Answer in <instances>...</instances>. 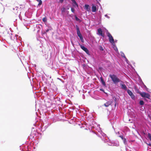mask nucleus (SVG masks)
<instances>
[{
  "instance_id": "f257e3e1",
  "label": "nucleus",
  "mask_w": 151,
  "mask_h": 151,
  "mask_svg": "<svg viewBox=\"0 0 151 151\" xmlns=\"http://www.w3.org/2000/svg\"><path fill=\"white\" fill-rule=\"evenodd\" d=\"M99 127V129L98 130V132H95L93 130H92V129L94 128V125H91V128L92 132L96 134L98 136L100 137L101 140L104 141V142L106 143L107 142H108L109 143L108 145L109 146H118L119 145L118 143H116L115 144L113 142H111L108 138H107V139H106V138L107 137L106 135L102 132Z\"/></svg>"
},
{
  "instance_id": "f03ea898",
  "label": "nucleus",
  "mask_w": 151,
  "mask_h": 151,
  "mask_svg": "<svg viewBox=\"0 0 151 151\" xmlns=\"http://www.w3.org/2000/svg\"><path fill=\"white\" fill-rule=\"evenodd\" d=\"M109 76L111 79L114 83L116 85L119 82H123V81L119 78L116 75L114 74L112 75L110 74Z\"/></svg>"
},
{
  "instance_id": "7ed1b4c3",
  "label": "nucleus",
  "mask_w": 151,
  "mask_h": 151,
  "mask_svg": "<svg viewBox=\"0 0 151 151\" xmlns=\"http://www.w3.org/2000/svg\"><path fill=\"white\" fill-rule=\"evenodd\" d=\"M76 30L77 34L78 36L79 37L81 42L82 43L84 42V40L83 36L81 33L80 28L77 25H76Z\"/></svg>"
},
{
  "instance_id": "20e7f679",
  "label": "nucleus",
  "mask_w": 151,
  "mask_h": 151,
  "mask_svg": "<svg viewBox=\"0 0 151 151\" xmlns=\"http://www.w3.org/2000/svg\"><path fill=\"white\" fill-rule=\"evenodd\" d=\"M55 64V63L54 62L53 59L50 58L47 61V65L48 66L53 69L54 68V65Z\"/></svg>"
},
{
  "instance_id": "39448f33",
  "label": "nucleus",
  "mask_w": 151,
  "mask_h": 151,
  "mask_svg": "<svg viewBox=\"0 0 151 151\" xmlns=\"http://www.w3.org/2000/svg\"><path fill=\"white\" fill-rule=\"evenodd\" d=\"M107 36L109 37V42L113 45H115L114 40L113 37L109 32H108L107 33Z\"/></svg>"
},
{
  "instance_id": "423d86ee",
  "label": "nucleus",
  "mask_w": 151,
  "mask_h": 151,
  "mask_svg": "<svg viewBox=\"0 0 151 151\" xmlns=\"http://www.w3.org/2000/svg\"><path fill=\"white\" fill-rule=\"evenodd\" d=\"M141 96L144 98H146L148 99H150V94L147 93L142 92L141 93L140 95Z\"/></svg>"
},
{
  "instance_id": "0eeeda50",
  "label": "nucleus",
  "mask_w": 151,
  "mask_h": 151,
  "mask_svg": "<svg viewBox=\"0 0 151 151\" xmlns=\"http://www.w3.org/2000/svg\"><path fill=\"white\" fill-rule=\"evenodd\" d=\"M79 45L81 48L84 51L87 55H90L89 51L86 47H85L84 45H80V44H79Z\"/></svg>"
},
{
  "instance_id": "6e6552de",
  "label": "nucleus",
  "mask_w": 151,
  "mask_h": 151,
  "mask_svg": "<svg viewBox=\"0 0 151 151\" xmlns=\"http://www.w3.org/2000/svg\"><path fill=\"white\" fill-rule=\"evenodd\" d=\"M127 92L132 100H134L135 99V95L130 90L128 89V90H127Z\"/></svg>"
},
{
  "instance_id": "1a4fd4ad",
  "label": "nucleus",
  "mask_w": 151,
  "mask_h": 151,
  "mask_svg": "<svg viewBox=\"0 0 151 151\" xmlns=\"http://www.w3.org/2000/svg\"><path fill=\"white\" fill-rule=\"evenodd\" d=\"M50 124L49 123H43V125H42L41 126V127H42V129H43V131L45 130V129L49 126Z\"/></svg>"
},
{
  "instance_id": "9d476101",
  "label": "nucleus",
  "mask_w": 151,
  "mask_h": 151,
  "mask_svg": "<svg viewBox=\"0 0 151 151\" xmlns=\"http://www.w3.org/2000/svg\"><path fill=\"white\" fill-rule=\"evenodd\" d=\"M97 34L99 35H101L104 37V35L103 33V31L102 29L99 28L98 29Z\"/></svg>"
},
{
  "instance_id": "9b49d317",
  "label": "nucleus",
  "mask_w": 151,
  "mask_h": 151,
  "mask_svg": "<svg viewBox=\"0 0 151 151\" xmlns=\"http://www.w3.org/2000/svg\"><path fill=\"white\" fill-rule=\"evenodd\" d=\"M120 85L121 86V88L122 89H124L125 91H127V90H128V89L127 87L125 84L120 83Z\"/></svg>"
},
{
  "instance_id": "f8f14e48",
  "label": "nucleus",
  "mask_w": 151,
  "mask_h": 151,
  "mask_svg": "<svg viewBox=\"0 0 151 151\" xmlns=\"http://www.w3.org/2000/svg\"><path fill=\"white\" fill-rule=\"evenodd\" d=\"M84 8L87 11H90L91 7L88 4H85L84 6Z\"/></svg>"
},
{
  "instance_id": "ddd939ff",
  "label": "nucleus",
  "mask_w": 151,
  "mask_h": 151,
  "mask_svg": "<svg viewBox=\"0 0 151 151\" xmlns=\"http://www.w3.org/2000/svg\"><path fill=\"white\" fill-rule=\"evenodd\" d=\"M73 3V6L74 7H76V6L78 7V4L77 3L75 0H70Z\"/></svg>"
},
{
  "instance_id": "4468645a",
  "label": "nucleus",
  "mask_w": 151,
  "mask_h": 151,
  "mask_svg": "<svg viewBox=\"0 0 151 151\" xmlns=\"http://www.w3.org/2000/svg\"><path fill=\"white\" fill-rule=\"evenodd\" d=\"M91 9V11L93 12H95L97 11L96 6L93 4H92Z\"/></svg>"
},
{
  "instance_id": "2eb2a0df",
  "label": "nucleus",
  "mask_w": 151,
  "mask_h": 151,
  "mask_svg": "<svg viewBox=\"0 0 151 151\" xmlns=\"http://www.w3.org/2000/svg\"><path fill=\"white\" fill-rule=\"evenodd\" d=\"M101 82L102 84L104 86H106V84L105 82L104 81L103 79V78L102 77H101L100 78Z\"/></svg>"
},
{
  "instance_id": "dca6fc26",
  "label": "nucleus",
  "mask_w": 151,
  "mask_h": 151,
  "mask_svg": "<svg viewBox=\"0 0 151 151\" xmlns=\"http://www.w3.org/2000/svg\"><path fill=\"white\" fill-rule=\"evenodd\" d=\"M111 104V102L110 101H108L106 103H105L104 105L106 107H108Z\"/></svg>"
},
{
  "instance_id": "f3484780",
  "label": "nucleus",
  "mask_w": 151,
  "mask_h": 151,
  "mask_svg": "<svg viewBox=\"0 0 151 151\" xmlns=\"http://www.w3.org/2000/svg\"><path fill=\"white\" fill-rule=\"evenodd\" d=\"M139 83L141 85H142L144 86V87L145 88H147V87L144 84L142 81V79H141L140 77L139 76Z\"/></svg>"
},
{
  "instance_id": "a211bd4d",
  "label": "nucleus",
  "mask_w": 151,
  "mask_h": 151,
  "mask_svg": "<svg viewBox=\"0 0 151 151\" xmlns=\"http://www.w3.org/2000/svg\"><path fill=\"white\" fill-rule=\"evenodd\" d=\"M19 9V7L17 6H16L15 8H14L13 9V10H14V12L16 14L17 13L18 11L17 10Z\"/></svg>"
},
{
  "instance_id": "6ab92c4d",
  "label": "nucleus",
  "mask_w": 151,
  "mask_h": 151,
  "mask_svg": "<svg viewBox=\"0 0 151 151\" xmlns=\"http://www.w3.org/2000/svg\"><path fill=\"white\" fill-rule=\"evenodd\" d=\"M75 20L76 21L78 22H81V19L78 18L76 15L75 16Z\"/></svg>"
},
{
  "instance_id": "aec40b11",
  "label": "nucleus",
  "mask_w": 151,
  "mask_h": 151,
  "mask_svg": "<svg viewBox=\"0 0 151 151\" xmlns=\"http://www.w3.org/2000/svg\"><path fill=\"white\" fill-rule=\"evenodd\" d=\"M99 50L101 51H103L104 52H105V51L104 50L103 47L101 45H100L99 46Z\"/></svg>"
},
{
  "instance_id": "412c9836",
  "label": "nucleus",
  "mask_w": 151,
  "mask_h": 151,
  "mask_svg": "<svg viewBox=\"0 0 151 151\" xmlns=\"http://www.w3.org/2000/svg\"><path fill=\"white\" fill-rule=\"evenodd\" d=\"M113 46H114L113 48L114 49V50L117 52H118L119 53V52H118V49H117V47H116V45H115H115H113Z\"/></svg>"
},
{
  "instance_id": "4be33fe9",
  "label": "nucleus",
  "mask_w": 151,
  "mask_h": 151,
  "mask_svg": "<svg viewBox=\"0 0 151 151\" xmlns=\"http://www.w3.org/2000/svg\"><path fill=\"white\" fill-rule=\"evenodd\" d=\"M135 91L137 93H138L140 95L141 93L142 92H141L139 90L138 88H136L135 89Z\"/></svg>"
},
{
  "instance_id": "5701e85b",
  "label": "nucleus",
  "mask_w": 151,
  "mask_h": 151,
  "mask_svg": "<svg viewBox=\"0 0 151 151\" xmlns=\"http://www.w3.org/2000/svg\"><path fill=\"white\" fill-rule=\"evenodd\" d=\"M125 61H126L127 63L129 65H130L131 66V67H132V65H130L129 63V61L128 60H127V58H125Z\"/></svg>"
},
{
  "instance_id": "b1692460",
  "label": "nucleus",
  "mask_w": 151,
  "mask_h": 151,
  "mask_svg": "<svg viewBox=\"0 0 151 151\" xmlns=\"http://www.w3.org/2000/svg\"><path fill=\"white\" fill-rule=\"evenodd\" d=\"M120 53L122 57H123L124 58V59L126 58V57L123 52H122V51H121Z\"/></svg>"
},
{
  "instance_id": "393cba45",
  "label": "nucleus",
  "mask_w": 151,
  "mask_h": 151,
  "mask_svg": "<svg viewBox=\"0 0 151 151\" xmlns=\"http://www.w3.org/2000/svg\"><path fill=\"white\" fill-rule=\"evenodd\" d=\"M139 104L141 106H142L144 104V102L142 100L139 101Z\"/></svg>"
},
{
  "instance_id": "a878e982",
  "label": "nucleus",
  "mask_w": 151,
  "mask_h": 151,
  "mask_svg": "<svg viewBox=\"0 0 151 151\" xmlns=\"http://www.w3.org/2000/svg\"><path fill=\"white\" fill-rule=\"evenodd\" d=\"M147 137L150 139L151 141V134L150 133H148L147 134Z\"/></svg>"
},
{
  "instance_id": "bb28decb",
  "label": "nucleus",
  "mask_w": 151,
  "mask_h": 151,
  "mask_svg": "<svg viewBox=\"0 0 151 151\" xmlns=\"http://www.w3.org/2000/svg\"><path fill=\"white\" fill-rule=\"evenodd\" d=\"M47 19L46 17H45L42 19V21L44 23H45L47 22Z\"/></svg>"
},
{
  "instance_id": "cd10ccee",
  "label": "nucleus",
  "mask_w": 151,
  "mask_h": 151,
  "mask_svg": "<svg viewBox=\"0 0 151 151\" xmlns=\"http://www.w3.org/2000/svg\"><path fill=\"white\" fill-rule=\"evenodd\" d=\"M25 149V150H27V151H30V149H29V147L28 146H27V149ZM22 151H24L23 149H22Z\"/></svg>"
},
{
  "instance_id": "c85d7f7f",
  "label": "nucleus",
  "mask_w": 151,
  "mask_h": 151,
  "mask_svg": "<svg viewBox=\"0 0 151 151\" xmlns=\"http://www.w3.org/2000/svg\"><path fill=\"white\" fill-rule=\"evenodd\" d=\"M123 143H124V144L125 145H127V140H126V139H124L123 140Z\"/></svg>"
},
{
  "instance_id": "c756f323",
  "label": "nucleus",
  "mask_w": 151,
  "mask_h": 151,
  "mask_svg": "<svg viewBox=\"0 0 151 151\" xmlns=\"http://www.w3.org/2000/svg\"><path fill=\"white\" fill-rule=\"evenodd\" d=\"M49 30V29L47 28H46V29H45V31H44V33L45 34L47 32H48Z\"/></svg>"
},
{
  "instance_id": "7c9ffc66",
  "label": "nucleus",
  "mask_w": 151,
  "mask_h": 151,
  "mask_svg": "<svg viewBox=\"0 0 151 151\" xmlns=\"http://www.w3.org/2000/svg\"><path fill=\"white\" fill-rule=\"evenodd\" d=\"M47 27V28L49 29V30H51L52 29L51 27L50 26H47V27Z\"/></svg>"
},
{
  "instance_id": "2f4dec72",
  "label": "nucleus",
  "mask_w": 151,
  "mask_h": 151,
  "mask_svg": "<svg viewBox=\"0 0 151 151\" xmlns=\"http://www.w3.org/2000/svg\"><path fill=\"white\" fill-rule=\"evenodd\" d=\"M71 11H72V12L74 13H75V9L74 8H73V7H71Z\"/></svg>"
},
{
  "instance_id": "473e14b6",
  "label": "nucleus",
  "mask_w": 151,
  "mask_h": 151,
  "mask_svg": "<svg viewBox=\"0 0 151 151\" xmlns=\"http://www.w3.org/2000/svg\"><path fill=\"white\" fill-rule=\"evenodd\" d=\"M84 115L85 116H86V118H88L89 117L88 116V114L87 113H84Z\"/></svg>"
},
{
  "instance_id": "72a5a7b5",
  "label": "nucleus",
  "mask_w": 151,
  "mask_h": 151,
  "mask_svg": "<svg viewBox=\"0 0 151 151\" xmlns=\"http://www.w3.org/2000/svg\"><path fill=\"white\" fill-rule=\"evenodd\" d=\"M104 16L108 19H109L110 18V17L108 16L107 14H105Z\"/></svg>"
},
{
  "instance_id": "f704fd0d",
  "label": "nucleus",
  "mask_w": 151,
  "mask_h": 151,
  "mask_svg": "<svg viewBox=\"0 0 151 151\" xmlns=\"http://www.w3.org/2000/svg\"><path fill=\"white\" fill-rule=\"evenodd\" d=\"M114 101H115V102L114 106L115 107L116 106V99L115 98Z\"/></svg>"
},
{
  "instance_id": "c9c22d12",
  "label": "nucleus",
  "mask_w": 151,
  "mask_h": 151,
  "mask_svg": "<svg viewBox=\"0 0 151 151\" xmlns=\"http://www.w3.org/2000/svg\"><path fill=\"white\" fill-rule=\"evenodd\" d=\"M100 90L101 91H102V92H103L105 93V92H104V89H103V88H100Z\"/></svg>"
},
{
  "instance_id": "e433bc0d",
  "label": "nucleus",
  "mask_w": 151,
  "mask_h": 151,
  "mask_svg": "<svg viewBox=\"0 0 151 151\" xmlns=\"http://www.w3.org/2000/svg\"><path fill=\"white\" fill-rule=\"evenodd\" d=\"M19 17L20 19L22 20V18L20 14L19 15Z\"/></svg>"
},
{
  "instance_id": "4c0bfd02",
  "label": "nucleus",
  "mask_w": 151,
  "mask_h": 151,
  "mask_svg": "<svg viewBox=\"0 0 151 151\" xmlns=\"http://www.w3.org/2000/svg\"><path fill=\"white\" fill-rule=\"evenodd\" d=\"M65 10V8H63L62 10V12H64Z\"/></svg>"
},
{
  "instance_id": "58836bf2",
  "label": "nucleus",
  "mask_w": 151,
  "mask_h": 151,
  "mask_svg": "<svg viewBox=\"0 0 151 151\" xmlns=\"http://www.w3.org/2000/svg\"><path fill=\"white\" fill-rule=\"evenodd\" d=\"M64 0H59V1L60 3H62L63 2Z\"/></svg>"
},
{
  "instance_id": "ea45409f",
  "label": "nucleus",
  "mask_w": 151,
  "mask_h": 151,
  "mask_svg": "<svg viewBox=\"0 0 151 151\" xmlns=\"http://www.w3.org/2000/svg\"><path fill=\"white\" fill-rule=\"evenodd\" d=\"M120 137L121 139L123 138L124 137V136L123 135H120L119 136Z\"/></svg>"
},
{
  "instance_id": "a19ab883",
  "label": "nucleus",
  "mask_w": 151,
  "mask_h": 151,
  "mask_svg": "<svg viewBox=\"0 0 151 151\" xmlns=\"http://www.w3.org/2000/svg\"><path fill=\"white\" fill-rule=\"evenodd\" d=\"M133 141L132 140H129V142H130V143H131V142H133Z\"/></svg>"
},
{
  "instance_id": "79ce46f5",
  "label": "nucleus",
  "mask_w": 151,
  "mask_h": 151,
  "mask_svg": "<svg viewBox=\"0 0 151 151\" xmlns=\"http://www.w3.org/2000/svg\"><path fill=\"white\" fill-rule=\"evenodd\" d=\"M102 69V68L101 67H99V69L100 70H101Z\"/></svg>"
},
{
  "instance_id": "37998d69",
  "label": "nucleus",
  "mask_w": 151,
  "mask_h": 151,
  "mask_svg": "<svg viewBox=\"0 0 151 151\" xmlns=\"http://www.w3.org/2000/svg\"><path fill=\"white\" fill-rule=\"evenodd\" d=\"M148 116L150 119H151V115L150 116V115H148Z\"/></svg>"
},
{
  "instance_id": "c03bdc74",
  "label": "nucleus",
  "mask_w": 151,
  "mask_h": 151,
  "mask_svg": "<svg viewBox=\"0 0 151 151\" xmlns=\"http://www.w3.org/2000/svg\"><path fill=\"white\" fill-rule=\"evenodd\" d=\"M122 140H123L124 139H126V138L124 137H123V138L121 139Z\"/></svg>"
},
{
  "instance_id": "a18cd8bd",
  "label": "nucleus",
  "mask_w": 151,
  "mask_h": 151,
  "mask_svg": "<svg viewBox=\"0 0 151 151\" xmlns=\"http://www.w3.org/2000/svg\"><path fill=\"white\" fill-rule=\"evenodd\" d=\"M122 140H123L124 139H126V138L124 137H123V138L121 139Z\"/></svg>"
},
{
  "instance_id": "49530a36",
  "label": "nucleus",
  "mask_w": 151,
  "mask_h": 151,
  "mask_svg": "<svg viewBox=\"0 0 151 151\" xmlns=\"http://www.w3.org/2000/svg\"><path fill=\"white\" fill-rule=\"evenodd\" d=\"M132 64H133L134 65V64H135V63H134V62H133V61H132Z\"/></svg>"
},
{
  "instance_id": "de8ad7c7",
  "label": "nucleus",
  "mask_w": 151,
  "mask_h": 151,
  "mask_svg": "<svg viewBox=\"0 0 151 151\" xmlns=\"http://www.w3.org/2000/svg\"><path fill=\"white\" fill-rule=\"evenodd\" d=\"M117 40H115L114 41V43H115V42H116H116H117Z\"/></svg>"
},
{
  "instance_id": "09e8293b",
  "label": "nucleus",
  "mask_w": 151,
  "mask_h": 151,
  "mask_svg": "<svg viewBox=\"0 0 151 151\" xmlns=\"http://www.w3.org/2000/svg\"><path fill=\"white\" fill-rule=\"evenodd\" d=\"M98 4H99V5H100V6H101V4H100V3H99L98 2Z\"/></svg>"
},
{
  "instance_id": "8fccbe9b",
  "label": "nucleus",
  "mask_w": 151,
  "mask_h": 151,
  "mask_svg": "<svg viewBox=\"0 0 151 151\" xmlns=\"http://www.w3.org/2000/svg\"><path fill=\"white\" fill-rule=\"evenodd\" d=\"M148 145L150 146H151V144L150 143L148 144Z\"/></svg>"
},
{
  "instance_id": "3c124183",
  "label": "nucleus",
  "mask_w": 151,
  "mask_h": 151,
  "mask_svg": "<svg viewBox=\"0 0 151 151\" xmlns=\"http://www.w3.org/2000/svg\"><path fill=\"white\" fill-rule=\"evenodd\" d=\"M90 114L91 115V117L93 116V115H92V114Z\"/></svg>"
},
{
  "instance_id": "603ef678",
  "label": "nucleus",
  "mask_w": 151,
  "mask_h": 151,
  "mask_svg": "<svg viewBox=\"0 0 151 151\" xmlns=\"http://www.w3.org/2000/svg\"><path fill=\"white\" fill-rule=\"evenodd\" d=\"M58 79H59V80H61V79H60V78H58Z\"/></svg>"
},
{
  "instance_id": "864d4df0",
  "label": "nucleus",
  "mask_w": 151,
  "mask_h": 151,
  "mask_svg": "<svg viewBox=\"0 0 151 151\" xmlns=\"http://www.w3.org/2000/svg\"><path fill=\"white\" fill-rule=\"evenodd\" d=\"M10 38L12 39V37L11 36H10Z\"/></svg>"
},
{
  "instance_id": "5fc2aeb1",
  "label": "nucleus",
  "mask_w": 151,
  "mask_h": 151,
  "mask_svg": "<svg viewBox=\"0 0 151 151\" xmlns=\"http://www.w3.org/2000/svg\"><path fill=\"white\" fill-rule=\"evenodd\" d=\"M112 127L114 129V127L113 126Z\"/></svg>"
},
{
  "instance_id": "6e6d98bb",
  "label": "nucleus",
  "mask_w": 151,
  "mask_h": 151,
  "mask_svg": "<svg viewBox=\"0 0 151 151\" xmlns=\"http://www.w3.org/2000/svg\"><path fill=\"white\" fill-rule=\"evenodd\" d=\"M85 112H86L85 110Z\"/></svg>"
},
{
  "instance_id": "4d7b16f0",
  "label": "nucleus",
  "mask_w": 151,
  "mask_h": 151,
  "mask_svg": "<svg viewBox=\"0 0 151 151\" xmlns=\"http://www.w3.org/2000/svg\"><path fill=\"white\" fill-rule=\"evenodd\" d=\"M69 9V8H68V9Z\"/></svg>"
}]
</instances>
